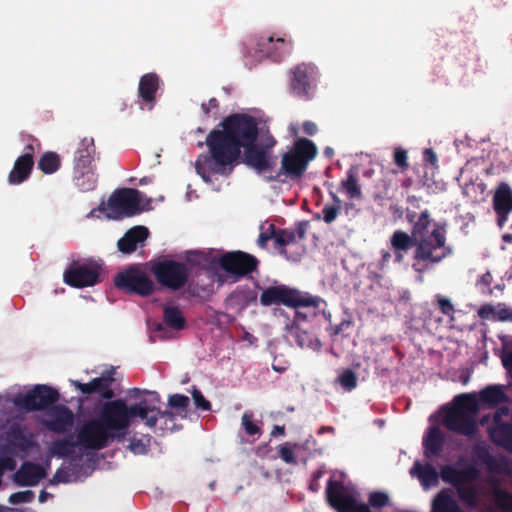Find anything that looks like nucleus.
<instances>
[{
  "mask_svg": "<svg viewBox=\"0 0 512 512\" xmlns=\"http://www.w3.org/2000/svg\"><path fill=\"white\" fill-rule=\"evenodd\" d=\"M480 472L478 468L473 465H467L462 469H458V473L455 479L454 488L457 490L458 488L464 487V484H469L478 479Z\"/></svg>",
  "mask_w": 512,
  "mask_h": 512,
  "instance_id": "nucleus-41",
  "label": "nucleus"
},
{
  "mask_svg": "<svg viewBox=\"0 0 512 512\" xmlns=\"http://www.w3.org/2000/svg\"><path fill=\"white\" fill-rule=\"evenodd\" d=\"M303 132L307 135L313 136L317 133V125L312 121H305L302 125Z\"/></svg>",
  "mask_w": 512,
  "mask_h": 512,
  "instance_id": "nucleus-64",
  "label": "nucleus"
},
{
  "mask_svg": "<svg viewBox=\"0 0 512 512\" xmlns=\"http://www.w3.org/2000/svg\"><path fill=\"white\" fill-rule=\"evenodd\" d=\"M330 195L336 205H325L323 207L322 215L326 224H331L333 221H335L341 209L340 198L333 192H330Z\"/></svg>",
  "mask_w": 512,
  "mask_h": 512,
  "instance_id": "nucleus-42",
  "label": "nucleus"
},
{
  "mask_svg": "<svg viewBox=\"0 0 512 512\" xmlns=\"http://www.w3.org/2000/svg\"><path fill=\"white\" fill-rule=\"evenodd\" d=\"M423 160L432 166H437V155L431 148H426L423 152Z\"/></svg>",
  "mask_w": 512,
  "mask_h": 512,
  "instance_id": "nucleus-62",
  "label": "nucleus"
},
{
  "mask_svg": "<svg viewBox=\"0 0 512 512\" xmlns=\"http://www.w3.org/2000/svg\"><path fill=\"white\" fill-rule=\"evenodd\" d=\"M259 301L265 307L284 305L293 309L307 308L311 310L310 316L313 317L322 310L321 306L325 305V301L322 298L284 284H277L262 289Z\"/></svg>",
  "mask_w": 512,
  "mask_h": 512,
  "instance_id": "nucleus-4",
  "label": "nucleus"
},
{
  "mask_svg": "<svg viewBox=\"0 0 512 512\" xmlns=\"http://www.w3.org/2000/svg\"><path fill=\"white\" fill-rule=\"evenodd\" d=\"M510 413V409L507 406H497L496 411L493 415V424L492 425H498V424H504L506 421H503V417L507 416Z\"/></svg>",
  "mask_w": 512,
  "mask_h": 512,
  "instance_id": "nucleus-58",
  "label": "nucleus"
},
{
  "mask_svg": "<svg viewBox=\"0 0 512 512\" xmlns=\"http://www.w3.org/2000/svg\"><path fill=\"white\" fill-rule=\"evenodd\" d=\"M148 236L149 230L145 226L132 227L118 240V250L123 254H131L139 245L144 244Z\"/></svg>",
  "mask_w": 512,
  "mask_h": 512,
  "instance_id": "nucleus-24",
  "label": "nucleus"
},
{
  "mask_svg": "<svg viewBox=\"0 0 512 512\" xmlns=\"http://www.w3.org/2000/svg\"><path fill=\"white\" fill-rule=\"evenodd\" d=\"M159 84L160 78L156 73H147L140 78L138 85L139 98L142 99L149 110L155 105Z\"/></svg>",
  "mask_w": 512,
  "mask_h": 512,
  "instance_id": "nucleus-25",
  "label": "nucleus"
},
{
  "mask_svg": "<svg viewBox=\"0 0 512 512\" xmlns=\"http://www.w3.org/2000/svg\"><path fill=\"white\" fill-rule=\"evenodd\" d=\"M46 416L47 419L43 421V425L51 432L65 434L74 426V414L64 404H54L46 411Z\"/></svg>",
  "mask_w": 512,
  "mask_h": 512,
  "instance_id": "nucleus-18",
  "label": "nucleus"
},
{
  "mask_svg": "<svg viewBox=\"0 0 512 512\" xmlns=\"http://www.w3.org/2000/svg\"><path fill=\"white\" fill-rule=\"evenodd\" d=\"M477 459L481 461L489 472L497 475H509L511 472L510 463L506 456L498 457L492 455L484 445H476L473 449Z\"/></svg>",
  "mask_w": 512,
  "mask_h": 512,
  "instance_id": "nucleus-21",
  "label": "nucleus"
},
{
  "mask_svg": "<svg viewBox=\"0 0 512 512\" xmlns=\"http://www.w3.org/2000/svg\"><path fill=\"white\" fill-rule=\"evenodd\" d=\"M160 396L157 392H149L148 396L140 399L135 404L128 406L123 399H108L100 407L97 417L104 425L116 434L123 437L135 418H140L149 428H154L160 418L174 419L171 411L160 409Z\"/></svg>",
  "mask_w": 512,
  "mask_h": 512,
  "instance_id": "nucleus-3",
  "label": "nucleus"
},
{
  "mask_svg": "<svg viewBox=\"0 0 512 512\" xmlns=\"http://www.w3.org/2000/svg\"><path fill=\"white\" fill-rule=\"evenodd\" d=\"M445 443V436L437 426H432L428 429L423 438L424 454L427 458L432 456H439L443 451Z\"/></svg>",
  "mask_w": 512,
  "mask_h": 512,
  "instance_id": "nucleus-31",
  "label": "nucleus"
},
{
  "mask_svg": "<svg viewBox=\"0 0 512 512\" xmlns=\"http://www.w3.org/2000/svg\"><path fill=\"white\" fill-rule=\"evenodd\" d=\"M340 386L346 391H352L357 387V376L355 372L349 368L344 369L337 378Z\"/></svg>",
  "mask_w": 512,
  "mask_h": 512,
  "instance_id": "nucleus-44",
  "label": "nucleus"
},
{
  "mask_svg": "<svg viewBox=\"0 0 512 512\" xmlns=\"http://www.w3.org/2000/svg\"><path fill=\"white\" fill-rule=\"evenodd\" d=\"M168 404L171 408H175L180 412H187V408L190 404L188 396L183 394H173L169 397Z\"/></svg>",
  "mask_w": 512,
  "mask_h": 512,
  "instance_id": "nucleus-48",
  "label": "nucleus"
},
{
  "mask_svg": "<svg viewBox=\"0 0 512 512\" xmlns=\"http://www.w3.org/2000/svg\"><path fill=\"white\" fill-rule=\"evenodd\" d=\"M218 265L227 273L236 276H245L257 270L259 260L243 251L223 253L218 258Z\"/></svg>",
  "mask_w": 512,
  "mask_h": 512,
  "instance_id": "nucleus-17",
  "label": "nucleus"
},
{
  "mask_svg": "<svg viewBox=\"0 0 512 512\" xmlns=\"http://www.w3.org/2000/svg\"><path fill=\"white\" fill-rule=\"evenodd\" d=\"M95 155L94 139L84 137L79 142V145L74 153V167L73 168H87L94 167L92 165Z\"/></svg>",
  "mask_w": 512,
  "mask_h": 512,
  "instance_id": "nucleus-30",
  "label": "nucleus"
},
{
  "mask_svg": "<svg viewBox=\"0 0 512 512\" xmlns=\"http://www.w3.org/2000/svg\"><path fill=\"white\" fill-rule=\"evenodd\" d=\"M102 267L94 260L73 261L64 271V282L75 288L94 286L101 282Z\"/></svg>",
  "mask_w": 512,
  "mask_h": 512,
  "instance_id": "nucleus-13",
  "label": "nucleus"
},
{
  "mask_svg": "<svg viewBox=\"0 0 512 512\" xmlns=\"http://www.w3.org/2000/svg\"><path fill=\"white\" fill-rule=\"evenodd\" d=\"M406 220L411 225V233L395 230L390 237L396 263H402L405 254L414 248L411 267L422 275L453 255V247L447 243L445 225L434 222L427 209L419 213L407 209Z\"/></svg>",
  "mask_w": 512,
  "mask_h": 512,
  "instance_id": "nucleus-1",
  "label": "nucleus"
},
{
  "mask_svg": "<svg viewBox=\"0 0 512 512\" xmlns=\"http://www.w3.org/2000/svg\"><path fill=\"white\" fill-rule=\"evenodd\" d=\"M494 507L502 512H512V493L499 485L491 488Z\"/></svg>",
  "mask_w": 512,
  "mask_h": 512,
  "instance_id": "nucleus-38",
  "label": "nucleus"
},
{
  "mask_svg": "<svg viewBox=\"0 0 512 512\" xmlns=\"http://www.w3.org/2000/svg\"><path fill=\"white\" fill-rule=\"evenodd\" d=\"M59 392L47 385L39 384L28 391L25 395L19 396L15 404L27 411L48 410L59 400Z\"/></svg>",
  "mask_w": 512,
  "mask_h": 512,
  "instance_id": "nucleus-15",
  "label": "nucleus"
},
{
  "mask_svg": "<svg viewBox=\"0 0 512 512\" xmlns=\"http://www.w3.org/2000/svg\"><path fill=\"white\" fill-rule=\"evenodd\" d=\"M193 256L194 258L192 259V262L197 265L212 267L215 264H218V258L211 252H195Z\"/></svg>",
  "mask_w": 512,
  "mask_h": 512,
  "instance_id": "nucleus-45",
  "label": "nucleus"
},
{
  "mask_svg": "<svg viewBox=\"0 0 512 512\" xmlns=\"http://www.w3.org/2000/svg\"><path fill=\"white\" fill-rule=\"evenodd\" d=\"M219 126L206 137L208 154H200L195 163L198 175L210 182L212 174L229 175L241 156V148L253 144L258 138L259 129L254 117L235 113L224 118Z\"/></svg>",
  "mask_w": 512,
  "mask_h": 512,
  "instance_id": "nucleus-2",
  "label": "nucleus"
},
{
  "mask_svg": "<svg viewBox=\"0 0 512 512\" xmlns=\"http://www.w3.org/2000/svg\"><path fill=\"white\" fill-rule=\"evenodd\" d=\"M495 312H496V307H494L493 305L491 304H485V305H482L478 311V315L485 319V318H488L489 315L493 314L495 316Z\"/></svg>",
  "mask_w": 512,
  "mask_h": 512,
  "instance_id": "nucleus-63",
  "label": "nucleus"
},
{
  "mask_svg": "<svg viewBox=\"0 0 512 512\" xmlns=\"http://www.w3.org/2000/svg\"><path fill=\"white\" fill-rule=\"evenodd\" d=\"M459 499L469 507H476L478 503V492L474 486H464L458 488Z\"/></svg>",
  "mask_w": 512,
  "mask_h": 512,
  "instance_id": "nucleus-43",
  "label": "nucleus"
},
{
  "mask_svg": "<svg viewBox=\"0 0 512 512\" xmlns=\"http://www.w3.org/2000/svg\"><path fill=\"white\" fill-rule=\"evenodd\" d=\"M495 318L502 322H512V308L507 307L505 304H498Z\"/></svg>",
  "mask_w": 512,
  "mask_h": 512,
  "instance_id": "nucleus-55",
  "label": "nucleus"
},
{
  "mask_svg": "<svg viewBox=\"0 0 512 512\" xmlns=\"http://www.w3.org/2000/svg\"><path fill=\"white\" fill-rule=\"evenodd\" d=\"M114 438L116 434L112 433L97 416L83 424L77 433L79 446L91 450L106 448Z\"/></svg>",
  "mask_w": 512,
  "mask_h": 512,
  "instance_id": "nucleus-14",
  "label": "nucleus"
},
{
  "mask_svg": "<svg viewBox=\"0 0 512 512\" xmlns=\"http://www.w3.org/2000/svg\"><path fill=\"white\" fill-rule=\"evenodd\" d=\"M16 468V461L12 456H0V477L5 471H13Z\"/></svg>",
  "mask_w": 512,
  "mask_h": 512,
  "instance_id": "nucleus-57",
  "label": "nucleus"
},
{
  "mask_svg": "<svg viewBox=\"0 0 512 512\" xmlns=\"http://www.w3.org/2000/svg\"><path fill=\"white\" fill-rule=\"evenodd\" d=\"M117 289L142 297L150 296L155 291V283L148 274L138 266H130L114 277Z\"/></svg>",
  "mask_w": 512,
  "mask_h": 512,
  "instance_id": "nucleus-11",
  "label": "nucleus"
},
{
  "mask_svg": "<svg viewBox=\"0 0 512 512\" xmlns=\"http://www.w3.org/2000/svg\"><path fill=\"white\" fill-rule=\"evenodd\" d=\"M458 473V469L451 465H444L440 470L441 479L448 484L454 486L455 479Z\"/></svg>",
  "mask_w": 512,
  "mask_h": 512,
  "instance_id": "nucleus-53",
  "label": "nucleus"
},
{
  "mask_svg": "<svg viewBox=\"0 0 512 512\" xmlns=\"http://www.w3.org/2000/svg\"><path fill=\"white\" fill-rule=\"evenodd\" d=\"M46 477V470L39 464L24 462L14 475L18 486H35Z\"/></svg>",
  "mask_w": 512,
  "mask_h": 512,
  "instance_id": "nucleus-23",
  "label": "nucleus"
},
{
  "mask_svg": "<svg viewBox=\"0 0 512 512\" xmlns=\"http://www.w3.org/2000/svg\"><path fill=\"white\" fill-rule=\"evenodd\" d=\"M192 397L197 408H200L204 411L211 410L210 402L203 396L200 390L194 389L192 392Z\"/></svg>",
  "mask_w": 512,
  "mask_h": 512,
  "instance_id": "nucleus-56",
  "label": "nucleus"
},
{
  "mask_svg": "<svg viewBox=\"0 0 512 512\" xmlns=\"http://www.w3.org/2000/svg\"><path fill=\"white\" fill-rule=\"evenodd\" d=\"M380 253H381V257L377 262V268H378V270L384 272L388 268V265H389L392 255L388 250H384V249L381 250Z\"/></svg>",
  "mask_w": 512,
  "mask_h": 512,
  "instance_id": "nucleus-60",
  "label": "nucleus"
},
{
  "mask_svg": "<svg viewBox=\"0 0 512 512\" xmlns=\"http://www.w3.org/2000/svg\"><path fill=\"white\" fill-rule=\"evenodd\" d=\"M478 411L475 395L460 394L454 398V406L446 411L442 423L449 431L472 437L477 432L475 417Z\"/></svg>",
  "mask_w": 512,
  "mask_h": 512,
  "instance_id": "nucleus-5",
  "label": "nucleus"
},
{
  "mask_svg": "<svg viewBox=\"0 0 512 512\" xmlns=\"http://www.w3.org/2000/svg\"><path fill=\"white\" fill-rule=\"evenodd\" d=\"M61 167V157L53 151L44 152L38 160V168L46 175L57 172Z\"/></svg>",
  "mask_w": 512,
  "mask_h": 512,
  "instance_id": "nucleus-40",
  "label": "nucleus"
},
{
  "mask_svg": "<svg viewBox=\"0 0 512 512\" xmlns=\"http://www.w3.org/2000/svg\"><path fill=\"white\" fill-rule=\"evenodd\" d=\"M359 170L357 166H351L346 171V178L340 182L341 190L349 199H361L362 190L358 183Z\"/></svg>",
  "mask_w": 512,
  "mask_h": 512,
  "instance_id": "nucleus-35",
  "label": "nucleus"
},
{
  "mask_svg": "<svg viewBox=\"0 0 512 512\" xmlns=\"http://www.w3.org/2000/svg\"><path fill=\"white\" fill-rule=\"evenodd\" d=\"M287 329L298 346L301 348H309L313 351H320L322 347L321 341L312 333L301 329L298 323H292L290 326H287Z\"/></svg>",
  "mask_w": 512,
  "mask_h": 512,
  "instance_id": "nucleus-34",
  "label": "nucleus"
},
{
  "mask_svg": "<svg viewBox=\"0 0 512 512\" xmlns=\"http://www.w3.org/2000/svg\"><path fill=\"white\" fill-rule=\"evenodd\" d=\"M291 73L292 93L306 101L312 99L318 78L317 67L313 64L301 63L296 65Z\"/></svg>",
  "mask_w": 512,
  "mask_h": 512,
  "instance_id": "nucleus-16",
  "label": "nucleus"
},
{
  "mask_svg": "<svg viewBox=\"0 0 512 512\" xmlns=\"http://www.w3.org/2000/svg\"><path fill=\"white\" fill-rule=\"evenodd\" d=\"M219 101L216 98H210L208 103H202L201 109L205 116H209L211 109H218Z\"/></svg>",
  "mask_w": 512,
  "mask_h": 512,
  "instance_id": "nucleus-61",
  "label": "nucleus"
},
{
  "mask_svg": "<svg viewBox=\"0 0 512 512\" xmlns=\"http://www.w3.org/2000/svg\"><path fill=\"white\" fill-rule=\"evenodd\" d=\"M478 403L488 408H495L500 404L508 403L509 397L502 385H489L479 392Z\"/></svg>",
  "mask_w": 512,
  "mask_h": 512,
  "instance_id": "nucleus-29",
  "label": "nucleus"
},
{
  "mask_svg": "<svg viewBox=\"0 0 512 512\" xmlns=\"http://www.w3.org/2000/svg\"><path fill=\"white\" fill-rule=\"evenodd\" d=\"M114 370L105 371L100 377L92 379L88 383H82L78 380H70L71 385L78 389L82 394H98L103 399H111L114 396V392L111 389Z\"/></svg>",
  "mask_w": 512,
  "mask_h": 512,
  "instance_id": "nucleus-19",
  "label": "nucleus"
},
{
  "mask_svg": "<svg viewBox=\"0 0 512 512\" xmlns=\"http://www.w3.org/2000/svg\"><path fill=\"white\" fill-rule=\"evenodd\" d=\"M316 154L317 147L311 140L307 138L297 139L293 147L282 155L279 170L275 175L267 177V181H282V175L292 180L300 179Z\"/></svg>",
  "mask_w": 512,
  "mask_h": 512,
  "instance_id": "nucleus-7",
  "label": "nucleus"
},
{
  "mask_svg": "<svg viewBox=\"0 0 512 512\" xmlns=\"http://www.w3.org/2000/svg\"><path fill=\"white\" fill-rule=\"evenodd\" d=\"M149 266L157 283L172 291L183 288L190 276V270L186 263L172 259L151 260Z\"/></svg>",
  "mask_w": 512,
  "mask_h": 512,
  "instance_id": "nucleus-10",
  "label": "nucleus"
},
{
  "mask_svg": "<svg viewBox=\"0 0 512 512\" xmlns=\"http://www.w3.org/2000/svg\"><path fill=\"white\" fill-rule=\"evenodd\" d=\"M393 160L401 172H404L409 168L407 151L402 147H396L394 149Z\"/></svg>",
  "mask_w": 512,
  "mask_h": 512,
  "instance_id": "nucleus-51",
  "label": "nucleus"
},
{
  "mask_svg": "<svg viewBox=\"0 0 512 512\" xmlns=\"http://www.w3.org/2000/svg\"><path fill=\"white\" fill-rule=\"evenodd\" d=\"M493 281V277L489 271L484 273L480 279L477 281V286L483 294L491 295L493 289L490 287Z\"/></svg>",
  "mask_w": 512,
  "mask_h": 512,
  "instance_id": "nucleus-54",
  "label": "nucleus"
},
{
  "mask_svg": "<svg viewBox=\"0 0 512 512\" xmlns=\"http://www.w3.org/2000/svg\"><path fill=\"white\" fill-rule=\"evenodd\" d=\"M40 148H41L40 142L36 138L30 136L29 143L26 144L23 154H29L30 157L34 160L35 151L40 150Z\"/></svg>",
  "mask_w": 512,
  "mask_h": 512,
  "instance_id": "nucleus-59",
  "label": "nucleus"
},
{
  "mask_svg": "<svg viewBox=\"0 0 512 512\" xmlns=\"http://www.w3.org/2000/svg\"><path fill=\"white\" fill-rule=\"evenodd\" d=\"M435 301L437 303V306H438V309L446 316L450 317L451 319H453V315L455 313V309H454V305L452 304V302L450 301L449 298L441 295V294H437L435 296Z\"/></svg>",
  "mask_w": 512,
  "mask_h": 512,
  "instance_id": "nucleus-49",
  "label": "nucleus"
},
{
  "mask_svg": "<svg viewBox=\"0 0 512 512\" xmlns=\"http://www.w3.org/2000/svg\"><path fill=\"white\" fill-rule=\"evenodd\" d=\"M253 418H254V415L250 411H246L242 415V426H243L246 434L251 435V436L260 434V432H261L260 427L254 422Z\"/></svg>",
  "mask_w": 512,
  "mask_h": 512,
  "instance_id": "nucleus-47",
  "label": "nucleus"
},
{
  "mask_svg": "<svg viewBox=\"0 0 512 512\" xmlns=\"http://www.w3.org/2000/svg\"><path fill=\"white\" fill-rule=\"evenodd\" d=\"M276 143L268 131L261 134L259 143L255 141L243 149L242 163L258 174L271 172L276 166V158L272 154Z\"/></svg>",
  "mask_w": 512,
  "mask_h": 512,
  "instance_id": "nucleus-9",
  "label": "nucleus"
},
{
  "mask_svg": "<svg viewBox=\"0 0 512 512\" xmlns=\"http://www.w3.org/2000/svg\"><path fill=\"white\" fill-rule=\"evenodd\" d=\"M308 223L305 221L298 222L295 228H277L275 224L271 223L267 228L264 225L260 226V234L257 240V244L260 248L265 249L267 242L273 240L274 249L287 259L297 261L300 256L305 252L303 245H300V251L297 256L288 255L287 247L291 245H297L306 237Z\"/></svg>",
  "mask_w": 512,
  "mask_h": 512,
  "instance_id": "nucleus-6",
  "label": "nucleus"
},
{
  "mask_svg": "<svg viewBox=\"0 0 512 512\" xmlns=\"http://www.w3.org/2000/svg\"><path fill=\"white\" fill-rule=\"evenodd\" d=\"M431 512H463L457 502L446 492H439L433 499Z\"/></svg>",
  "mask_w": 512,
  "mask_h": 512,
  "instance_id": "nucleus-39",
  "label": "nucleus"
},
{
  "mask_svg": "<svg viewBox=\"0 0 512 512\" xmlns=\"http://www.w3.org/2000/svg\"><path fill=\"white\" fill-rule=\"evenodd\" d=\"M326 500L337 512H372L366 503L359 502L341 481L332 478L326 485Z\"/></svg>",
  "mask_w": 512,
  "mask_h": 512,
  "instance_id": "nucleus-12",
  "label": "nucleus"
},
{
  "mask_svg": "<svg viewBox=\"0 0 512 512\" xmlns=\"http://www.w3.org/2000/svg\"><path fill=\"white\" fill-rule=\"evenodd\" d=\"M163 320L165 325L176 331L182 330L186 326V319L177 306L165 305L163 308Z\"/></svg>",
  "mask_w": 512,
  "mask_h": 512,
  "instance_id": "nucleus-36",
  "label": "nucleus"
},
{
  "mask_svg": "<svg viewBox=\"0 0 512 512\" xmlns=\"http://www.w3.org/2000/svg\"><path fill=\"white\" fill-rule=\"evenodd\" d=\"M410 474L417 476L425 489L436 486L439 483V474L436 468L431 464L422 465L420 462L416 461L410 469Z\"/></svg>",
  "mask_w": 512,
  "mask_h": 512,
  "instance_id": "nucleus-33",
  "label": "nucleus"
},
{
  "mask_svg": "<svg viewBox=\"0 0 512 512\" xmlns=\"http://www.w3.org/2000/svg\"><path fill=\"white\" fill-rule=\"evenodd\" d=\"M95 167L73 168V183L82 192L92 191L97 186Z\"/></svg>",
  "mask_w": 512,
  "mask_h": 512,
  "instance_id": "nucleus-32",
  "label": "nucleus"
},
{
  "mask_svg": "<svg viewBox=\"0 0 512 512\" xmlns=\"http://www.w3.org/2000/svg\"><path fill=\"white\" fill-rule=\"evenodd\" d=\"M34 160L29 154L20 155L14 162L12 170L8 175V182L12 185H19L26 181L33 170Z\"/></svg>",
  "mask_w": 512,
  "mask_h": 512,
  "instance_id": "nucleus-26",
  "label": "nucleus"
},
{
  "mask_svg": "<svg viewBox=\"0 0 512 512\" xmlns=\"http://www.w3.org/2000/svg\"><path fill=\"white\" fill-rule=\"evenodd\" d=\"M34 498V492L31 490L19 491L13 493L9 497V502L11 504H20V503H28L31 502Z\"/></svg>",
  "mask_w": 512,
  "mask_h": 512,
  "instance_id": "nucleus-52",
  "label": "nucleus"
},
{
  "mask_svg": "<svg viewBox=\"0 0 512 512\" xmlns=\"http://www.w3.org/2000/svg\"><path fill=\"white\" fill-rule=\"evenodd\" d=\"M494 210L499 216L498 223L501 226L507 220V215L512 211V191L508 185L502 184L493 198Z\"/></svg>",
  "mask_w": 512,
  "mask_h": 512,
  "instance_id": "nucleus-27",
  "label": "nucleus"
},
{
  "mask_svg": "<svg viewBox=\"0 0 512 512\" xmlns=\"http://www.w3.org/2000/svg\"><path fill=\"white\" fill-rule=\"evenodd\" d=\"M79 445L78 442L73 440V436L69 435L66 438L57 439L52 442L49 452L52 456L58 458H66L75 452V447Z\"/></svg>",
  "mask_w": 512,
  "mask_h": 512,
  "instance_id": "nucleus-37",
  "label": "nucleus"
},
{
  "mask_svg": "<svg viewBox=\"0 0 512 512\" xmlns=\"http://www.w3.org/2000/svg\"><path fill=\"white\" fill-rule=\"evenodd\" d=\"M255 44L257 52L262 57L269 58L274 62L281 61L283 54L292 50V41L283 37L260 36L256 39Z\"/></svg>",
  "mask_w": 512,
  "mask_h": 512,
  "instance_id": "nucleus-20",
  "label": "nucleus"
},
{
  "mask_svg": "<svg viewBox=\"0 0 512 512\" xmlns=\"http://www.w3.org/2000/svg\"><path fill=\"white\" fill-rule=\"evenodd\" d=\"M389 497L386 493L381 491L371 492L368 497V504H366L369 508L370 506L376 509L383 508L388 505Z\"/></svg>",
  "mask_w": 512,
  "mask_h": 512,
  "instance_id": "nucleus-46",
  "label": "nucleus"
},
{
  "mask_svg": "<svg viewBox=\"0 0 512 512\" xmlns=\"http://www.w3.org/2000/svg\"><path fill=\"white\" fill-rule=\"evenodd\" d=\"M7 444L21 452H29L38 446L35 435L26 427L12 425L6 432Z\"/></svg>",
  "mask_w": 512,
  "mask_h": 512,
  "instance_id": "nucleus-22",
  "label": "nucleus"
},
{
  "mask_svg": "<svg viewBox=\"0 0 512 512\" xmlns=\"http://www.w3.org/2000/svg\"><path fill=\"white\" fill-rule=\"evenodd\" d=\"M294 447L296 444L286 442L279 446V457L287 464H296V458L294 455Z\"/></svg>",
  "mask_w": 512,
  "mask_h": 512,
  "instance_id": "nucleus-50",
  "label": "nucleus"
},
{
  "mask_svg": "<svg viewBox=\"0 0 512 512\" xmlns=\"http://www.w3.org/2000/svg\"><path fill=\"white\" fill-rule=\"evenodd\" d=\"M488 434L495 445L512 454V416L511 420L504 424L491 425Z\"/></svg>",
  "mask_w": 512,
  "mask_h": 512,
  "instance_id": "nucleus-28",
  "label": "nucleus"
},
{
  "mask_svg": "<svg viewBox=\"0 0 512 512\" xmlns=\"http://www.w3.org/2000/svg\"><path fill=\"white\" fill-rule=\"evenodd\" d=\"M142 193L134 188H120L115 190L109 197L107 205L101 204L99 211H107L110 219L119 220L124 217H131L140 214L144 210Z\"/></svg>",
  "mask_w": 512,
  "mask_h": 512,
  "instance_id": "nucleus-8",
  "label": "nucleus"
}]
</instances>
